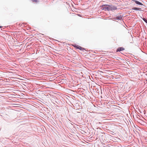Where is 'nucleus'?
Listing matches in <instances>:
<instances>
[{
  "mask_svg": "<svg viewBox=\"0 0 147 147\" xmlns=\"http://www.w3.org/2000/svg\"><path fill=\"white\" fill-rule=\"evenodd\" d=\"M140 9H141V8L137 7H133L132 8V9L136 11L140 10Z\"/></svg>",
  "mask_w": 147,
  "mask_h": 147,
  "instance_id": "7",
  "label": "nucleus"
},
{
  "mask_svg": "<svg viewBox=\"0 0 147 147\" xmlns=\"http://www.w3.org/2000/svg\"><path fill=\"white\" fill-rule=\"evenodd\" d=\"M109 6V11H113L116 9H117V7L111 5H108Z\"/></svg>",
  "mask_w": 147,
  "mask_h": 147,
  "instance_id": "1",
  "label": "nucleus"
},
{
  "mask_svg": "<svg viewBox=\"0 0 147 147\" xmlns=\"http://www.w3.org/2000/svg\"><path fill=\"white\" fill-rule=\"evenodd\" d=\"M143 20L147 24V19L143 18H142Z\"/></svg>",
  "mask_w": 147,
  "mask_h": 147,
  "instance_id": "8",
  "label": "nucleus"
},
{
  "mask_svg": "<svg viewBox=\"0 0 147 147\" xmlns=\"http://www.w3.org/2000/svg\"><path fill=\"white\" fill-rule=\"evenodd\" d=\"M102 9L105 11L107 10L109 11V6H108V7H103V8Z\"/></svg>",
  "mask_w": 147,
  "mask_h": 147,
  "instance_id": "5",
  "label": "nucleus"
},
{
  "mask_svg": "<svg viewBox=\"0 0 147 147\" xmlns=\"http://www.w3.org/2000/svg\"><path fill=\"white\" fill-rule=\"evenodd\" d=\"M73 46L74 47L76 48L77 49H80V50H85L84 49L82 48V47L78 45H74Z\"/></svg>",
  "mask_w": 147,
  "mask_h": 147,
  "instance_id": "2",
  "label": "nucleus"
},
{
  "mask_svg": "<svg viewBox=\"0 0 147 147\" xmlns=\"http://www.w3.org/2000/svg\"><path fill=\"white\" fill-rule=\"evenodd\" d=\"M2 27V26H0V28H1Z\"/></svg>",
  "mask_w": 147,
  "mask_h": 147,
  "instance_id": "10",
  "label": "nucleus"
},
{
  "mask_svg": "<svg viewBox=\"0 0 147 147\" xmlns=\"http://www.w3.org/2000/svg\"><path fill=\"white\" fill-rule=\"evenodd\" d=\"M122 16L121 15L119 16H118L116 17V18L115 19L121 20L122 19Z\"/></svg>",
  "mask_w": 147,
  "mask_h": 147,
  "instance_id": "6",
  "label": "nucleus"
},
{
  "mask_svg": "<svg viewBox=\"0 0 147 147\" xmlns=\"http://www.w3.org/2000/svg\"><path fill=\"white\" fill-rule=\"evenodd\" d=\"M105 6V5H102V7H104Z\"/></svg>",
  "mask_w": 147,
  "mask_h": 147,
  "instance_id": "9",
  "label": "nucleus"
},
{
  "mask_svg": "<svg viewBox=\"0 0 147 147\" xmlns=\"http://www.w3.org/2000/svg\"><path fill=\"white\" fill-rule=\"evenodd\" d=\"M124 49L122 47H119L117 48L116 50V52L120 51H122L124 50Z\"/></svg>",
  "mask_w": 147,
  "mask_h": 147,
  "instance_id": "3",
  "label": "nucleus"
},
{
  "mask_svg": "<svg viewBox=\"0 0 147 147\" xmlns=\"http://www.w3.org/2000/svg\"><path fill=\"white\" fill-rule=\"evenodd\" d=\"M134 1H135V3L137 4L140 5H143V4H142L141 2H140L139 1L136 0H135Z\"/></svg>",
  "mask_w": 147,
  "mask_h": 147,
  "instance_id": "4",
  "label": "nucleus"
}]
</instances>
